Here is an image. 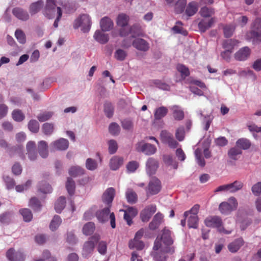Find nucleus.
Segmentation results:
<instances>
[{
    "label": "nucleus",
    "mask_w": 261,
    "mask_h": 261,
    "mask_svg": "<svg viewBox=\"0 0 261 261\" xmlns=\"http://www.w3.org/2000/svg\"><path fill=\"white\" fill-rule=\"evenodd\" d=\"M12 116L13 119L17 122L22 121L25 118L24 115L19 110H14L12 113Z\"/></svg>",
    "instance_id": "53"
},
{
    "label": "nucleus",
    "mask_w": 261,
    "mask_h": 261,
    "mask_svg": "<svg viewBox=\"0 0 261 261\" xmlns=\"http://www.w3.org/2000/svg\"><path fill=\"white\" fill-rule=\"evenodd\" d=\"M136 149L137 151L143 152L147 155L154 154L157 150L156 147L154 145L143 141L136 144Z\"/></svg>",
    "instance_id": "10"
},
{
    "label": "nucleus",
    "mask_w": 261,
    "mask_h": 261,
    "mask_svg": "<svg viewBox=\"0 0 261 261\" xmlns=\"http://www.w3.org/2000/svg\"><path fill=\"white\" fill-rule=\"evenodd\" d=\"M125 196L128 203L134 204L137 202L138 196L135 191L131 189H127L125 192Z\"/></svg>",
    "instance_id": "29"
},
{
    "label": "nucleus",
    "mask_w": 261,
    "mask_h": 261,
    "mask_svg": "<svg viewBox=\"0 0 261 261\" xmlns=\"http://www.w3.org/2000/svg\"><path fill=\"white\" fill-rule=\"evenodd\" d=\"M153 250L151 255L155 261H165L167 257L165 255L166 253L172 254L174 252V247H167L165 249H163L161 248V241L158 239L154 242Z\"/></svg>",
    "instance_id": "3"
},
{
    "label": "nucleus",
    "mask_w": 261,
    "mask_h": 261,
    "mask_svg": "<svg viewBox=\"0 0 261 261\" xmlns=\"http://www.w3.org/2000/svg\"><path fill=\"white\" fill-rule=\"evenodd\" d=\"M109 152L110 154L115 153L118 149V144L117 142L114 140H110L108 141Z\"/></svg>",
    "instance_id": "63"
},
{
    "label": "nucleus",
    "mask_w": 261,
    "mask_h": 261,
    "mask_svg": "<svg viewBox=\"0 0 261 261\" xmlns=\"http://www.w3.org/2000/svg\"><path fill=\"white\" fill-rule=\"evenodd\" d=\"M28 128L32 133H37L39 130L38 122L34 119L31 120L28 123Z\"/></svg>",
    "instance_id": "49"
},
{
    "label": "nucleus",
    "mask_w": 261,
    "mask_h": 261,
    "mask_svg": "<svg viewBox=\"0 0 261 261\" xmlns=\"http://www.w3.org/2000/svg\"><path fill=\"white\" fill-rule=\"evenodd\" d=\"M173 112V116L176 120H181L184 118V113L183 111L177 106H174L171 108Z\"/></svg>",
    "instance_id": "37"
},
{
    "label": "nucleus",
    "mask_w": 261,
    "mask_h": 261,
    "mask_svg": "<svg viewBox=\"0 0 261 261\" xmlns=\"http://www.w3.org/2000/svg\"><path fill=\"white\" fill-rule=\"evenodd\" d=\"M250 49L248 47H244L240 48L234 54V58L239 61H243L247 60L250 55Z\"/></svg>",
    "instance_id": "18"
},
{
    "label": "nucleus",
    "mask_w": 261,
    "mask_h": 261,
    "mask_svg": "<svg viewBox=\"0 0 261 261\" xmlns=\"http://www.w3.org/2000/svg\"><path fill=\"white\" fill-rule=\"evenodd\" d=\"M66 199L64 196L60 197L55 204V209L57 213H60L66 206Z\"/></svg>",
    "instance_id": "32"
},
{
    "label": "nucleus",
    "mask_w": 261,
    "mask_h": 261,
    "mask_svg": "<svg viewBox=\"0 0 261 261\" xmlns=\"http://www.w3.org/2000/svg\"><path fill=\"white\" fill-rule=\"evenodd\" d=\"M20 213L22 216L24 221L30 222L33 218V215L31 211L28 208H23L19 211Z\"/></svg>",
    "instance_id": "48"
},
{
    "label": "nucleus",
    "mask_w": 261,
    "mask_h": 261,
    "mask_svg": "<svg viewBox=\"0 0 261 261\" xmlns=\"http://www.w3.org/2000/svg\"><path fill=\"white\" fill-rule=\"evenodd\" d=\"M164 222V215L158 212L153 217L152 220L149 224V228L150 230H154L158 229L160 225Z\"/></svg>",
    "instance_id": "16"
},
{
    "label": "nucleus",
    "mask_w": 261,
    "mask_h": 261,
    "mask_svg": "<svg viewBox=\"0 0 261 261\" xmlns=\"http://www.w3.org/2000/svg\"><path fill=\"white\" fill-rule=\"evenodd\" d=\"M187 3L186 0H178L175 4V11L176 13H181L184 11Z\"/></svg>",
    "instance_id": "58"
},
{
    "label": "nucleus",
    "mask_w": 261,
    "mask_h": 261,
    "mask_svg": "<svg viewBox=\"0 0 261 261\" xmlns=\"http://www.w3.org/2000/svg\"><path fill=\"white\" fill-rule=\"evenodd\" d=\"M246 39L253 44L261 43V18H256L251 23L250 31L246 34Z\"/></svg>",
    "instance_id": "1"
},
{
    "label": "nucleus",
    "mask_w": 261,
    "mask_h": 261,
    "mask_svg": "<svg viewBox=\"0 0 261 261\" xmlns=\"http://www.w3.org/2000/svg\"><path fill=\"white\" fill-rule=\"evenodd\" d=\"M66 187L69 194L71 195L73 194L75 189V183L72 178L69 177L67 178Z\"/></svg>",
    "instance_id": "57"
},
{
    "label": "nucleus",
    "mask_w": 261,
    "mask_h": 261,
    "mask_svg": "<svg viewBox=\"0 0 261 261\" xmlns=\"http://www.w3.org/2000/svg\"><path fill=\"white\" fill-rule=\"evenodd\" d=\"M96 217L101 223H105L110 220L111 226L113 228L116 227L115 217L114 213H111L109 207L105 208L102 210L99 211L96 213Z\"/></svg>",
    "instance_id": "6"
},
{
    "label": "nucleus",
    "mask_w": 261,
    "mask_h": 261,
    "mask_svg": "<svg viewBox=\"0 0 261 261\" xmlns=\"http://www.w3.org/2000/svg\"><path fill=\"white\" fill-rule=\"evenodd\" d=\"M221 26L223 28L224 35L226 38L230 37L236 29L235 25L232 24H221Z\"/></svg>",
    "instance_id": "38"
},
{
    "label": "nucleus",
    "mask_w": 261,
    "mask_h": 261,
    "mask_svg": "<svg viewBox=\"0 0 261 261\" xmlns=\"http://www.w3.org/2000/svg\"><path fill=\"white\" fill-rule=\"evenodd\" d=\"M204 223L207 227H216L218 229V231L220 232H223L225 234H230L232 231V229L228 230L225 229L222 226V220L220 217L216 216H209L207 217L204 220Z\"/></svg>",
    "instance_id": "5"
},
{
    "label": "nucleus",
    "mask_w": 261,
    "mask_h": 261,
    "mask_svg": "<svg viewBox=\"0 0 261 261\" xmlns=\"http://www.w3.org/2000/svg\"><path fill=\"white\" fill-rule=\"evenodd\" d=\"M244 185L242 182L236 180L232 183L228 184V192L231 193L237 192L243 188Z\"/></svg>",
    "instance_id": "31"
},
{
    "label": "nucleus",
    "mask_w": 261,
    "mask_h": 261,
    "mask_svg": "<svg viewBox=\"0 0 261 261\" xmlns=\"http://www.w3.org/2000/svg\"><path fill=\"white\" fill-rule=\"evenodd\" d=\"M124 212V219L127 224L130 226L133 223L132 219L138 214L137 210L133 207H128L125 210H122Z\"/></svg>",
    "instance_id": "17"
},
{
    "label": "nucleus",
    "mask_w": 261,
    "mask_h": 261,
    "mask_svg": "<svg viewBox=\"0 0 261 261\" xmlns=\"http://www.w3.org/2000/svg\"><path fill=\"white\" fill-rule=\"evenodd\" d=\"M129 247L130 249L136 248L137 250H142L144 247V244L140 240L134 239L133 240L129 242Z\"/></svg>",
    "instance_id": "41"
},
{
    "label": "nucleus",
    "mask_w": 261,
    "mask_h": 261,
    "mask_svg": "<svg viewBox=\"0 0 261 261\" xmlns=\"http://www.w3.org/2000/svg\"><path fill=\"white\" fill-rule=\"evenodd\" d=\"M161 239L162 240L163 243L167 246L171 245L173 243V240L171 237V231L166 228L162 230V236Z\"/></svg>",
    "instance_id": "26"
},
{
    "label": "nucleus",
    "mask_w": 261,
    "mask_h": 261,
    "mask_svg": "<svg viewBox=\"0 0 261 261\" xmlns=\"http://www.w3.org/2000/svg\"><path fill=\"white\" fill-rule=\"evenodd\" d=\"M104 112L108 118H111L113 116L114 113V107L110 103H106L104 105Z\"/></svg>",
    "instance_id": "60"
},
{
    "label": "nucleus",
    "mask_w": 261,
    "mask_h": 261,
    "mask_svg": "<svg viewBox=\"0 0 261 261\" xmlns=\"http://www.w3.org/2000/svg\"><path fill=\"white\" fill-rule=\"evenodd\" d=\"M161 189L160 181L156 178H153L149 182L147 194L150 195L156 194L160 191Z\"/></svg>",
    "instance_id": "14"
},
{
    "label": "nucleus",
    "mask_w": 261,
    "mask_h": 261,
    "mask_svg": "<svg viewBox=\"0 0 261 261\" xmlns=\"http://www.w3.org/2000/svg\"><path fill=\"white\" fill-rule=\"evenodd\" d=\"M127 55L126 51L122 49L116 50L114 53V57L115 59L120 61L124 60Z\"/></svg>",
    "instance_id": "56"
},
{
    "label": "nucleus",
    "mask_w": 261,
    "mask_h": 261,
    "mask_svg": "<svg viewBox=\"0 0 261 261\" xmlns=\"http://www.w3.org/2000/svg\"><path fill=\"white\" fill-rule=\"evenodd\" d=\"M156 211V206L155 204L147 206L140 213L141 220L144 222H148Z\"/></svg>",
    "instance_id": "12"
},
{
    "label": "nucleus",
    "mask_w": 261,
    "mask_h": 261,
    "mask_svg": "<svg viewBox=\"0 0 261 261\" xmlns=\"http://www.w3.org/2000/svg\"><path fill=\"white\" fill-rule=\"evenodd\" d=\"M199 209L198 204L194 205L190 210L186 211L184 214V217L187 218L188 225L189 228H197L198 225L197 214Z\"/></svg>",
    "instance_id": "4"
},
{
    "label": "nucleus",
    "mask_w": 261,
    "mask_h": 261,
    "mask_svg": "<svg viewBox=\"0 0 261 261\" xmlns=\"http://www.w3.org/2000/svg\"><path fill=\"white\" fill-rule=\"evenodd\" d=\"M53 115L51 112H45L38 115L37 118L40 122H44L49 119Z\"/></svg>",
    "instance_id": "62"
},
{
    "label": "nucleus",
    "mask_w": 261,
    "mask_h": 261,
    "mask_svg": "<svg viewBox=\"0 0 261 261\" xmlns=\"http://www.w3.org/2000/svg\"><path fill=\"white\" fill-rule=\"evenodd\" d=\"M195 156L197 163L200 166H204L205 163L204 160L202 158L201 150L197 148L195 151Z\"/></svg>",
    "instance_id": "50"
},
{
    "label": "nucleus",
    "mask_w": 261,
    "mask_h": 261,
    "mask_svg": "<svg viewBox=\"0 0 261 261\" xmlns=\"http://www.w3.org/2000/svg\"><path fill=\"white\" fill-rule=\"evenodd\" d=\"M242 150L238 147L231 148L228 151L229 156L233 160L237 159V156L242 153Z\"/></svg>",
    "instance_id": "61"
},
{
    "label": "nucleus",
    "mask_w": 261,
    "mask_h": 261,
    "mask_svg": "<svg viewBox=\"0 0 261 261\" xmlns=\"http://www.w3.org/2000/svg\"><path fill=\"white\" fill-rule=\"evenodd\" d=\"M238 41L233 39H228L223 43V47L225 49L232 51L233 47L237 45Z\"/></svg>",
    "instance_id": "46"
},
{
    "label": "nucleus",
    "mask_w": 261,
    "mask_h": 261,
    "mask_svg": "<svg viewBox=\"0 0 261 261\" xmlns=\"http://www.w3.org/2000/svg\"><path fill=\"white\" fill-rule=\"evenodd\" d=\"M6 256L9 261H24L25 259V256L21 251H16L13 248L7 251Z\"/></svg>",
    "instance_id": "13"
},
{
    "label": "nucleus",
    "mask_w": 261,
    "mask_h": 261,
    "mask_svg": "<svg viewBox=\"0 0 261 261\" xmlns=\"http://www.w3.org/2000/svg\"><path fill=\"white\" fill-rule=\"evenodd\" d=\"M44 13L49 19H52L56 16L54 26L57 28L58 22L62 15V11L60 7L57 6L54 0H46Z\"/></svg>",
    "instance_id": "2"
},
{
    "label": "nucleus",
    "mask_w": 261,
    "mask_h": 261,
    "mask_svg": "<svg viewBox=\"0 0 261 261\" xmlns=\"http://www.w3.org/2000/svg\"><path fill=\"white\" fill-rule=\"evenodd\" d=\"M13 15L18 19L25 21L29 19V15L27 11L20 8H15L12 11Z\"/></svg>",
    "instance_id": "23"
},
{
    "label": "nucleus",
    "mask_w": 261,
    "mask_h": 261,
    "mask_svg": "<svg viewBox=\"0 0 261 261\" xmlns=\"http://www.w3.org/2000/svg\"><path fill=\"white\" fill-rule=\"evenodd\" d=\"M43 6V2L42 1H38L32 3L29 8L30 14L33 15L38 13Z\"/></svg>",
    "instance_id": "34"
},
{
    "label": "nucleus",
    "mask_w": 261,
    "mask_h": 261,
    "mask_svg": "<svg viewBox=\"0 0 261 261\" xmlns=\"http://www.w3.org/2000/svg\"><path fill=\"white\" fill-rule=\"evenodd\" d=\"M132 44L137 49L143 51L148 50L149 48L148 43L142 38H136L133 42L131 39H125L123 42V46L125 47H129Z\"/></svg>",
    "instance_id": "7"
},
{
    "label": "nucleus",
    "mask_w": 261,
    "mask_h": 261,
    "mask_svg": "<svg viewBox=\"0 0 261 261\" xmlns=\"http://www.w3.org/2000/svg\"><path fill=\"white\" fill-rule=\"evenodd\" d=\"M62 223V219L60 216L55 215L51 220L49 228L52 231H55L59 227Z\"/></svg>",
    "instance_id": "40"
},
{
    "label": "nucleus",
    "mask_w": 261,
    "mask_h": 261,
    "mask_svg": "<svg viewBox=\"0 0 261 261\" xmlns=\"http://www.w3.org/2000/svg\"><path fill=\"white\" fill-rule=\"evenodd\" d=\"M168 110L165 107H160L154 111V116L155 119L159 120L165 117L168 113Z\"/></svg>",
    "instance_id": "33"
},
{
    "label": "nucleus",
    "mask_w": 261,
    "mask_h": 261,
    "mask_svg": "<svg viewBox=\"0 0 261 261\" xmlns=\"http://www.w3.org/2000/svg\"><path fill=\"white\" fill-rule=\"evenodd\" d=\"M214 13L215 11L213 9L207 7H202L199 11L200 15L204 18L210 17L214 15Z\"/></svg>",
    "instance_id": "42"
},
{
    "label": "nucleus",
    "mask_w": 261,
    "mask_h": 261,
    "mask_svg": "<svg viewBox=\"0 0 261 261\" xmlns=\"http://www.w3.org/2000/svg\"><path fill=\"white\" fill-rule=\"evenodd\" d=\"M129 33L131 34V38L141 34V27L138 24H134L129 28Z\"/></svg>",
    "instance_id": "44"
},
{
    "label": "nucleus",
    "mask_w": 261,
    "mask_h": 261,
    "mask_svg": "<svg viewBox=\"0 0 261 261\" xmlns=\"http://www.w3.org/2000/svg\"><path fill=\"white\" fill-rule=\"evenodd\" d=\"M198 10V5L196 3L192 2L188 5L186 9V14L189 17L194 15Z\"/></svg>",
    "instance_id": "36"
},
{
    "label": "nucleus",
    "mask_w": 261,
    "mask_h": 261,
    "mask_svg": "<svg viewBox=\"0 0 261 261\" xmlns=\"http://www.w3.org/2000/svg\"><path fill=\"white\" fill-rule=\"evenodd\" d=\"M91 25V21L89 16L87 14H83L75 19L73 27L74 29L81 27V30L84 33H87L90 30Z\"/></svg>",
    "instance_id": "9"
},
{
    "label": "nucleus",
    "mask_w": 261,
    "mask_h": 261,
    "mask_svg": "<svg viewBox=\"0 0 261 261\" xmlns=\"http://www.w3.org/2000/svg\"><path fill=\"white\" fill-rule=\"evenodd\" d=\"M99 239V235L95 234L84 243L82 253L84 257L87 258L93 253L95 248V243L97 242Z\"/></svg>",
    "instance_id": "8"
},
{
    "label": "nucleus",
    "mask_w": 261,
    "mask_h": 261,
    "mask_svg": "<svg viewBox=\"0 0 261 261\" xmlns=\"http://www.w3.org/2000/svg\"><path fill=\"white\" fill-rule=\"evenodd\" d=\"M163 161L166 165L171 166L175 169H176L178 167V163L173 160L172 156L170 155H164L163 156Z\"/></svg>",
    "instance_id": "39"
},
{
    "label": "nucleus",
    "mask_w": 261,
    "mask_h": 261,
    "mask_svg": "<svg viewBox=\"0 0 261 261\" xmlns=\"http://www.w3.org/2000/svg\"><path fill=\"white\" fill-rule=\"evenodd\" d=\"M84 173V169L80 166H73L69 170V174L73 176L83 175Z\"/></svg>",
    "instance_id": "45"
},
{
    "label": "nucleus",
    "mask_w": 261,
    "mask_h": 261,
    "mask_svg": "<svg viewBox=\"0 0 261 261\" xmlns=\"http://www.w3.org/2000/svg\"><path fill=\"white\" fill-rule=\"evenodd\" d=\"M93 37L98 42L101 44H105L109 40L108 35L99 30H97L95 32Z\"/></svg>",
    "instance_id": "28"
},
{
    "label": "nucleus",
    "mask_w": 261,
    "mask_h": 261,
    "mask_svg": "<svg viewBox=\"0 0 261 261\" xmlns=\"http://www.w3.org/2000/svg\"><path fill=\"white\" fill-rule=\"evenodd\" d=\"M213 118L214 117L211 114L204 116L202 123L204 125V129L205 130H207L208 129Z\"/></svg>",
    "instance_id": "51"
},
{
    "label": "nucleus",
    "mask_w": 261,
    "mask_h": 261,
    "mask_svg": "<svg viewBox=\"0 0 261 261\" xmlns=\"http://www.w3.org/2000/svg\"><path fill=\"white\" fill-rule=\"evenodd\" d=\"M123 159L118 156H113L110 161V167L113 170H116L122 165Z\"/></svg>",
    "instance_id": "24"
},
{
    "label": "nucleus",
    "mask_w": 261,
    "mask_h": 261,
    "mask_svg": "<svg viewBox=\"0 0 261 261\" xmlns=\"http://www.w3.org/2000/svg\"><path fill=\"white\" fill-rule=\"evenodd\" d=\"M219 208L221 213L225 215L229 214L233 211L226 202H222Z\"/></svg>",
    "instance_id": "59"
},
{
    "label": "nucleus",
    "mask_w": 261,
    "mask_h": 261,
    "mask_svg": "<svg viewBox=\"0 0 261 261\" xmlns=\"http://www.w3.org/2000/svg\"><path fill=\"white\" fill-rule=\"evenodd\" d=\"M115 194V191L113 188L107 189L102 197L103 202L108 204L111 203L114 198Z\"/></svg>",
    "instance_id": "21"
},
{
    "label": "nucleus",
    "mask_w": 261,
    "mask_h": 261,
    "mask_svg": "<svg viewBox=\"0 0 261 261\" xmlns=\"http://www.w3.org/2000/svg\"><path fill=\"white\" fill-rule=\"evenodd\" d=\"M38 150L42 158H46L48 155V144L45 141H40L38 143Z\"/></svg>",
    "instance_id": "25"
},
{
    "label": "nucleus",
    "mask_w": 261,
    "mask_h": 261,
    "mask_svg": "<svg viewBox=\"0 0 261 261\" xmlns=\"http://www.w3.org/2000/svg\"><path fill=\"white\" fill-rule=\"evenodd\" d=\"M29 205L35 211L39 210L41 207L40 201L35 197H33L30 199Z\"/></svg>",
    "instance_id": "64"
},
{
    "label": "nucleus",
    "mask_w": 261,
    "mask_h": 261,
    "mask_svg": "<svg viewBox=\"0 0 261 261\" xmlns=\"http://www.w3.org/2000/svg\"><path fill=\"white\" fill-rule=\"evenodd\" d=\"M100 25L101 30L103 32L109 31L114 26L113 21L108 17L102 18L100 21Z\"/></svg>",
    "instance_id": "22"
},
{
    "label": "nucleus",
    "mask_w": 261,
    "mask_h": 261,
    "mask_svg": "<svg viewBox=\"0 0 261 261\" xmlns=\"http://www.w3.org/2000/svg\"><path fill=\"white\" fill-rule=\"evenodd\" d=\"M95 230V225L93 222L85 224L83 228V232L86 236L90 235Z\"/></svg>",
    "instance_id": "43"
},
{
    "label": "nucleus",
    "mask_w": 261,
    "mask_h": 261,
    "mask_svg": "<svg viewBox=\"0 0 261 261\" xmlns=\"http://www.w3.org/2000/svg\"><path fill=\"white\" fill-rule=\"evenodd\" d=\"M85 166L88 170L93 171L97 169L98 165L95 160L88 158L86 160Z\"/></svg>",
    "instance_id": "47"
},
{
    "label": "nucleus",
    "mask_w": 261,
    "mask_h": 261,
    "mask_svg": "<svg viewBox=\"0 0 261 261\" xmlns=\"http://www.w3.org/2000/svg\"><path fill=\"white\" fill-rule=\"evenodd\" d=\"M238 74L240 77L249 78L252 81H255L257 79L255 74L250 69H241Z\"/></svg>",
    "instance_id": "27"
},
{
    "label": "nucleus",
    "mask_w": 261,
    "mask_h": 261,
    "mask_svg": "<svg viewBox=\"0 0 261 261\" xmlns=\"http://www.w3.org/2000/svg\"><path fill=\"white\" fill-rule=\"evenodd\" d=\"M15 36L17 41L21 44H24L26 42L25 35L21 30L17 29L15 32Z\"/></svg>",
    "instance_id": "54"
},
{
    "label": "nucleus",
    "mask_w": 261,
    "mask_h": 261,
    "mask_svg": "<svg viewBox=\"0 0 261 261\" xmlns=\"http://www.w3.org/2000/svg\"><path fill=\"white\" fill-rule=\"evenodd\" d=\"M159 167L158 161L153 158H149L146 163V170L147 174L152 175L155 173Z\"/></svg>",
    "instance_id": "15"
},
{
    "label": "nucleus",
    "mask_w": 261,
    "mask_h": 261,
    "mask_svg": "<svg viewBox=\"0 0 261 261\" xmlns=\"http://www.w3.org/2000/svg\"><path fill=\"white\" fill-rule=\"evenodd\" d=\"M215 22L216 18L215 17H212L208 20L202 19L198 23V27L201 32H204L211 28Z\"/></svg>",
    "instance_id": "19"
},
{
    "label": "nucleus",
    "mask_w": 261,
    "mask_h": 261,
    "mask_svg": "<svg viewBox=\"0 0 261 261\" xmlns=\"http://www.w3.org/2000/svg\"><path fill=\"white\" fill-rule=\"evenodd\" d=\"M42 132L45 135H50L54 132V124L50 123H45L42 125Z\"/></svg>",
    "instance_id": "52"
},
{
    "label": "nucleus",
    "mask_w": 261,
    "mask_h": 261,
    "mask_svg": "<svg viewBox=\"0 0 261 261\" xmlns=\"http://www.w3.org/2000/svg\"><path fill=\"white\" fill-rule=\"evenodd\" d=\"M244 241L242 238L234 240L228 245L229 251L232 253L237 252L240 248L244 245Z\"/></svg>",
    "instance_id": "20"
},
{
    "label": "nucleus",
    "mask_w": 261,
    "mask_h": 261,
    "mask_svg": "<svg viewBox=\"0 0 261 261\" xmlns=\"http://www.w3.org/2000/svg\"><path fill=\"white\" fill-rule=\"evenodd\" d=\"M251 143L249 140L242 138L238 140L236 142V146L241 150V149L246 150L248 149L251 146Z\"/></svg>",
    "instance_id": "30"
},
{
    "label": "nucleus",
    "mask_w": 261,
    "mask_h": 261,
    "mask_svg": "<svg viewBox=\"0 0 261 261\" xmlns=\"http://www.w3.org/2000/svg\"><path fill=\"white\" fill-rule=\"evenodd\" d=\"M69 146L68 141L64 138H60L52 142L50 144L52 150L64 151L67 149Z\"/></svg>",
    "instance_id": "11"
},
{
    "label": "nucleus",
    "mask_w": 261,
    "mask_h": 261,
    "mask_svg": "<svg viewBox=\"0 0 261 261\" xmlns=\"http://www.w3.org/2000/svg\"><path fill=\"white\" fill-rule=\"evenodd\" d=\"M129 18L128 15L124 13H121L118 15L117 18V24L121 27H126L128 22Z\"/></svg>",
    "instance_id": "35"
},
{
    "label": "nucleus",
    "mask_w": 261,
    "mask_h": 261,
    "mask_svg": "<svg viewBox=\"0 0 261 261\" xmlns=\"http://www.w3.org/2000/svg\"><path fill=\"white\" fill-rule=\"evenodd\" d=\"M38 190L43 193L47 194L52 192V188L45 182H42L39 184Z\"/></svg>",
    "instance_id": "55"
}]
</instances>
